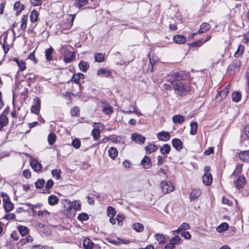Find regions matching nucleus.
Masks as SVG:
<instances>
[{
	"instance_id": "obj_5",
	"label": "nucleus",
	"mask_w": 249,
	"mask_h": 249,
	"mask_svg": "<svg viewBox=\"0 0 249 249\" xmlns=\"http://www.w3.org/2000/svg\"><path fill=\"white\" fill-rule=\"evenodd\" d=\"M170 81H180V80H184L186 76L184 74V72L182 71H174L170 74Z\"/></svg>"
},
{
	"instance_id": "obj_39",
	"label": "nucleus",
	"mask_w": 249,
	"mask_h": 249,
	"mask_svg": "<svg viewBox=\"0 0 249 249\" xmlns=\"http://www.w3.org/2000/svg\"><path fill=\"white\" fill-rule=\"evenodd\" d=\"M102 111L105 114L110 115L113 112L112 107L110 105H107L103 107Z\"/></svg>"
},
{
	"instance_id": "obj_41",
	"label": "nucleus",
	"mask_w": 249,
	"mask_h": 249,
	"mask_svg": "<svg viewBox=\"0 0 249 249\" xmlns=\"http://www.w3.org/2000/svg\"><path fill=\"white\" fill-rule=\"evenodd\" d=\"M229 225L227 223H222L217 228L216 231L218 232H222L228 229Z\"/></svg>"
},
{
	"instance_id": "obj_61",
	"label": "nucleus",
	"mask_w": 249,
	"mask_h": 249,
	"mask_svg": "<svg viewBox=\"0 0 249 249\" xmlns=\"http://www.w3.org/2000/svg\"><path fill=\"white\" fill-rule=\"evenodd\" d=\"M166 157H163L162 156H159L157 157L158 159V162L157 164L158 165H161L165 161V158Z\"/></svg>"
},
{
	"instance_id": "obj_20",
	"label": "nucleus",
	"mask_w": 249,
	"mask_h": 249,
	"mask_svg": "<svg viewBox=\"0 0 249 249\" xmlns=\"http://www.w3.org/2000/svg\"><path fill=\"white\" fill-rule=\"evenodd\" d=\"M8 123V119L6 115L1 114L0 115V130Z\"/></svg>"
},
{
	"instance_id": "obj_6",
	"label": "nucleus",
	"mask_w": 249,
	"mask_h": 249,
	"mask_svg": "<svg viewBox=\"0 0 249 249\" xmlns=\"http://www.w3.org/2000/svg\"><path fill=\"white\" fill-rule=\"evenodd\" d=\"M230 88L231 84H229L226 86L223 90H221L217 93L215 97L217 102H222L223 99H225L227 97L230 91Z\"/></svg>"
},
{
	"instance_id": "obj_32",
	"label": "nucleus",
	"mask_w": 249,
	"mask_h": 249,
	"mask_svg": "<svg viewBox=\"0 0 249 249\" xmlns=\"http://www.w3.org/2000/svg\"><path fill=\"white\" fill-rule=\"evenodd\" d=\"M242 172V166L241 165H237L235 169L233 171V173L231 176V178H236V177H238L240 175Z\"/></svg>"
},
{
	"instance_id": "obj_7",
	"label": "nucleus",
	"mask_w": 249,
	"mask_h": 249,
	"mask_svg": "<svg viewBox=\"0 0 249 249\" xmlns=\"http://www.w3.org/2000/svg\"><path fill=\"white\" fill-rule=\"evenodd\" d=\"M41 101L38 97H35L34 99V104L32 106L31 111L32 112L38 114L40 109Z\"/></svg>"
},
{
	"instance_id": "obj_45",
	"label": "nucleus",
	"mask_w": 249,
	"mask_h": 249,
	"mask_svg": "<svg viewBox=\"0 0 249 249\" xmlns=\"http://www.w3.org/2000/svg\"><path fill=\"white\" fill-rule=\"evenodd\" d=\"M4 209L6 212H10L14 209V204L9 201L7 203H5L3 204Z\"/></svg>"
},
{
	"instance_id": "obj_63",
	"label": "nucleus",
	"mask_w": 249,
	"mask_h": 249,
	"mask_svg": "<svg viewBox=\"0 0 249 249\" xmlns=\"http://www.w3.org/2000/svg\"><path fill=\"white\" fill-rule=\"evenodd\" d=\"M43 91L42 88L39 84H37L34 87V92L36 93H40Z\"/></svg>"
},
{
	"instance_id": "obj_24",
	"label": "nucleus",
	"mask_w": 249,
	"mask_h": 249,
	"mask_svg": "<svg viewBox=\"0 0 249 249\" xmlns=\"http://www.w3.org/2000/svg\"><path fill=\"white\" fill-rule=\"evenodd\" d=\"M172 120L174 123L181 124L184 121L185 118L181 115H175L173 116Z\"/></svg>"
},
{
	"instance_id": "obj_25",
	"label": "nucleus",
	"mask_w": 249,
	"mask_h": 249,
	"mask_svg": "<svg viewBox=\"0 0 249 249\" xmlns=\"http://www.w3.org/2000/svg\"><path fill=\"white\" fill-rule=\"evenodd\" d=\"M174 41L178 44H182L186 42V38L182 35H177L173 37Z\"/></svg>"
},
{
	"instance_id": "obj_60",
	"label": "nucleus",
	"mask_w": 249,
	"mask_h": 249,
	"mask_svg": "<svg viewBox=\"0 0 249 249\" xmlns=\"http://www.w3.org/2000/svg\"><path fill=\"white\" fill-rule=\"evenodd\" d=\"M16 217V215L13 213H10L5 214L2 218L7 220L14 219Z\"/></svg>"
},
{
	"instance_id": "obj_27",
	"label": "nucleus",
	"mask_w": 249,
	"mask_h": 249,
	"mask_svg": "<svg viewBox=\"0 0 249 249\" xmlns=\"http://www.w3.org/2000/svg\"><path fill=\"white\" fill-rule=\"evenodd\" d=\"M79 67L81 71L86 72L89 69V65L87 62L81 60L79 64Z\"/></svg>"
},
{
	"instance_id": "obj_30",
	"label": "nucleus",
	"mask_w": 249,
	"mask_h": 249,
	"mask_svg": "<svg viewBox=\"0 0 249 249\" xmlns=\"http://www.w3.org/2000/svg\"><path fill=\"white\" fill-rule=\"evenodd\" d=\"M155 238L156 240H157L159 242V244L160 245H162L165 244L166 243L165 236L162 234H155Z\"/></svg>"
},
{
	"instance_id": "obj_10",
	"label": "nucleus",
	"mask_w": 249,
	"mask_h": 249,
	"mask_svg": "<svg viewBox=\"0 0 249 249\" xmlns=\"http://www.w3.org/2000/svg\"><path fill=\"white\" fill-rule=\"evenodd\" d=\"M157 137L160 141L167 142L170 140L171 136L168 132L162 131L157 133Z\"/></svg>"
},
{
	"instance_id": "obj_26",
	"label": "nucleus",
	"mask_w": 249,
	"mask_h": 249,
	"mask_svg": "<svg viewBox=\"0 0 249 249\" xmlns=\"http://www.w3.org/2000/svg\"><path fill=\"white\" fill-rule=\"evenodd\" d=\"M171 151V146L169 144H164L160 148V152L163 155H167Z\"/></svg>"
},
{
	"instance_id": "obj_57",
	"label": "nucleus",
	"mask_w": 249,
	"mask_h": 249,
	"mask_svg": "<svg viewBox=\"0 0 249 249\" xmlns=\"http://www.w3.org/2000/svg\"><path fill=\"white\" fill-rule=\"evenodd\" d=\"M1 196L2 197L3 204L11 201L10 197L6 193H1Z\"/></svg>"
},
{
	"instance_id": "obj_2",
	"label": "nucleus",
	"mask_w": 249,
	"mask_h": 249,
	"mask_svg": "<svg viewBox=\"0 0 249 249\" xmlns=\"http://www.w3.org/2000/svg\"><path fill=\"white\" fill-rule=\"evenodd\" d=\"M62 204L63 213L68 218L73 217L75 214L76 208H73L72 204L67 199L63 200Z\"/></svg>"
},
{
	"instance_id": "obj_50",
	"label": "nucleus",
	"mask_w": 249,
	"mask_h": 249,
	"mask_svg": "<svg viewBox=\"0 0 249 249\" xmlns=\"http://www.w3.org/2000/svg\"><path fill=\"white\" fill-rule=\"evenodd\" d=\"M91 134L94 140H97L100 138V131L96 128H94L92 130Z\"/></svg>"
},
{
	"instance_id": "obj_42",
	"label": "nucleus",
	"mask_w": 249,
	"mask_h": 249,
	"mask_svg": "<svg viewBox=\"0 0 249 249\" xmlns=\"http://www.w3.org/2000/svg\"><path fill=\"white\" fill-rule=\"evenodd\" d=\"M56 135L53 133H51L48 136V141L50 145H53L56 141Z\"/></svg>"
},
{
	"instance_id": "obj_40",
	"label": "nucleus",
	"mask_w": 249,
	"mask_h": 249,
	"mask_svg": "<svg viewBox=\"0 0 249 249\" xmlns=\"http://www.w3.org/2000/svg\"><path fill=\"white\" fill-rule=\"evenodd\" d=\"M95 61L97 62H102L104 60V55L100 53H95L94 54Z\"/></svg>"
},
{
	"instance_id": "obj_15",
	"label": "nucleus",
	"mask_w": 249,
	"mask_h": 249,
	"mask_svg": "<svg viewBox=\"0 0 249 249\" xmlns=\"http://www.w3.org/2000/svg\"><path fill=\"white\" fill-rule=\"evenodd\" d=\"M112 72V71L111 70L101 69L98 71L97 74L101 77L108 78L111 76Z\"/></svg>"
},
{
	"instance_id": "obj_33",
	"label": "nucleus",
	"mask_w": 249,
	"mask_h": 249,
	"mask_svg": "<svg viewBox=\"0 0 249 249\" xmlns=\"http://www.w3.org/2000/svg\"><path fill=\"white\" fill-rule=\"evenodd\" d=\"M88 0H76L74 2V6L81 9L83 6H85L87 4Z\"/></svg>"
},
{
	"instance_id": "obj_48",
	"label": "nucleus",
	"mask_w": 249,
	"mask_h": 249,
	"mask_svg": "<svg viewBox=\"0 0 249 249\" xmlns=\"http://www.w3.org/2000/svg\"><path fill=\"white\" fill-rule=\"evenodd\" d=\"M24 8V6L23 4H21L18 1H16L14 5V10H18L19 11H22Z\"/></svg>"
},
{
	"instance_id": "obj_29",
	"label": "nucleus",
	"mask_w": 249,
	"mask_h": 249,
	"mask_svg": "<svg viewBox=\"0 0 249 249\" xmlns=\"http://www.w3.org/2000/svg\"><path fill=\"white\" fill-rule=\"evenodd\" d=\"M17 229L20 235L22 236L27 235L29 232V229L27 227L19 225L18 226Z\"/></svg>"
},
{
	"instance_id": "obj_52",
	"label": "nucleus",
	"mask_w": 249,
	"mask_h": 249,
	"mask_svg": "<svg viewBox=\"0 0 249 249\" xmlns=\"http://www.w3.org/2000/svg\"><path fill=\"white\" fill-rule=\"evenodd\" d=\"M16 62L21 71H23L26 69V63L24 61H18V59H16Z\"/></svg>"
},
{
	"instance_id": "obj_9",
	"label": "nucleus",
	"mask_w": 249,
	"mask_h": 249,
	"mask_svg": "<svg viewBox=\"0 0 249 249\" xmlns=\"http://www.w3.org/2000/svg\"><path fill=\"white\" fill-rule=\"evenodd\" d=\"M131 139L133 141L140 144H143L145 140V137L137 133H133L131 135Z\"/></svg>"
},
{
	"instance_id": "obj_13",
	"label": "nucleus",
	"mask_w": 249,
	"mask_h": 249,
	"mask_svg": "<svg viewBox=\"0 0 249 249\" xmlns=\"http://www.w3.org/2000/svg\"><path fill=\"white\" fill-rule=\"evenodd\" d=\"M201 194V191L199 188L194 189L190 195V199L191 201L196 200Z\"/></svg>"
},
{
	"instance_id": "obj_22",
	"label": "nucleus",
	"mask_w": 249,
	"mask_h": 249,
	"mask_svg": "<svg viewBox=\"0 0 249 249\" xmlns=\"http://www.w3.org/2000/svg\"><path fill=\"white\" fill-rule=\"evenodd\" d=\"M54 49L51 46H50L49 48L45 50L46 59L48 61H51L53 60L52 54L54 53Z\"/></svg>"
},
{
	"instance_id": "obj_18",
	"label": "nucleus",
	"mask_w": 249,
	"mask_h": 249,
	"mask_svg": "<svg viewBox=\"0 0 249 249\" xmlns=\"http://www.w3.org/2000/svg\"><path fill=\"white\" fill-rule=\"evenodd\" d=\"M39 13L36 10H33L31 11L30 19L31 22L35 23L37 22L39 19Z\"/></svg>"
},
{
	"instance_id": "obj_58",
	"label": "nucleus",
	"mask_w": 249,
	"mask_h": 249,
	"mask_svg": "<svg viewBox=\"0 0 249 249\" xmlns=\"http://www.w3.org/2000/svg\"><path fill=\"white\" fill-rule=\"evenodd\" d=\"M124 218V216L123 214H118L116 216V220L118 222V224L121 226L122 225V222Z\"/></svg>"
},
{
	"instance_id": "obj_8",
	"label": "nucleus",
	"mask_w": 249,
	"mask_h": 249,
	"mask_svg": "<svg viewBox=\"0 0 249 249\" xmlns=\"http://www.w3.org/2000/svg\"><path fill=\"white\" fill-rule=\"evenodd\" d=\"M33 241V238L31 235H27L26 237L21 239L17 244L18 249Z\"/></svg>"
},
{
	"instance_id": "obj_31",
	"label": "nucleus",
	"mask_w": 249,
	"mask_h": 249,
	"mask_svg": "<svg viewBox=\"0 0 249 249\" xmlns=\"http://www.w3.org/2000/svg\"><path fill=\"white\" fill-rule=\"evenodd\" d=\"M85 78V75L82 73H78L73 75L71 80L76 84H79L81 79H83Z\"/></svg>"
},
{
	"instance_id": "obj_64",
	"label": "nucleus",
	"mask_w": 249,
	"mask_h": 249,
	"mask_svg": "<svg viewBox=\"0 0 249 249\" xmlns=\"http://www.w3.org/2000/svg\"><path fill=\"white\" fill-rule=\"evenodd\" d=\"M79 111V108L76 107H75L71 109V115L76 116L78 114Z\"/></svg>"
},
{
	"instance_id": "obj_38",
	"label": "nucleus",
	"mask_w": 249,
	"mask_h": 249,
	"mask_svg": "<svg viewBox=\"0 0 249 249\" xmlns=\"http://www.w3.org/2000/svg\"><path fill=\"white\" fill-rule=\"evenodd\" d=\"M191 129L190 133L191 135H194L197 133V123L196 122H193L190 124Z\"/></svg>"
},
{
	"instance_id": "obj_17",
	"label": "nucleus",
	"mask_w": 249,
	"mask_h": 249,
	"mask_svg": "<svg viewBox=\"0 0 249 249\" xmlns=\"http://www.w3.org/2000/svg\"><path fill=\"white\" fill-rule=\"evenodd\" d=\"M142 165L144 169H149L152 166V162L150 158L145 156L141 161Z\"/></svg>"
},
{
	"instance_id": "obj_28",
	"label": "nucleus",
	"mask_w": 249,
	"mask_h": 249,
	"mask_svg": "<svg viewBox=\"0 0 249 249\" xmlns=\"http://www.w3.org/2000/svg\"><path fill=\"white\" fill-rule=\"evenodd\" d=\"M108 153L112 159H115L118 156V152L116 148L111 147L108 149Z\"/></svg>"
},
{
	"instance_id": "obj_3",
	"label": "nucleus",
	"mask_w": 249,
	"mask_h": 249,
	"mask_svg": "<svg viewBox=\"0 0 249 249\" xmlns=\"http://www.w3.org/2000/svg\"><path fill=\"white\" fill-rule=\"evenodd\" d=\"M233 179V183L235 187L238 190L242 189L246 182V178L243 175L239 176Z\"/></svg>"
},
{
	"instance_id": "obj_56",
	"label": "nucleus",
	"mask_w": 249,
	"mask_h": 249,
	"mask_svg": "<svg viewBox=\"0 0 249 249\" xmlns=\"http://www.w3.org/2000/svg\"><path fill=\"white\" fill-rule=\"evenodd\" d=\"M7 37V36H4V43L2 45V48H3L4 51L5 53H7L9 50V44L6 42V39Z\"/></svg>"
},
{
	"instance_id": "obj_36",
	"label": "nucleus",
	"mask_w": 249,
	"mask_h": 249,
	"mask_svg": "<svg viewBox=\"0 0 249 249\" xmlns=\"http://www.w3.org/2000/svg\"><path fill=\"white\" fill-rule=\"evenodd\" d=\"M28 20V16L23 15L21 19V29L23 31H25L27 27V22Z\"/></svg>"
},
{
	"instance_id": "obj_34",
	"label": "nucleus",
	"mask_w": 249,
	"mask_h": 249,
	"mask_svg": "<svg viewBox=\"0 0 249 249\" xmlns=\"http://www.w3.org/2000/svg\"><path fill=\"white\" fill-rule=\"evenodd\" d=\"M58 200V198L54 195H51L48 198L49 204L51 206H53L57 204Z\"/></svg>"
},
{
	"instance_id": "obj_53",
	"label": "nucleus",
	"mask_w": 249,
	"mask_h": 249,
	"mask_svg": "<svg viewBox=\"0 0 249 249\" xmlns=\"http://www.w3.org/2000/svg\"><path fill=\"white\" fill-rule=\"evenodd\" d=\"M71 144L73 147L78 149L81 145V142L78 139L75 138L72 140Z\"/></svg>"
},
{
	"instance_id": "obj_62",
	"label": "nucleus",
	"mask_w": 249,
	"mask_h": 249,
	"mask_svg": "<svg viewBox=\"0 0 249 249\" xmlns=\"http://www.w3.org/2000/svg\"><path fill=\"white\" fill-rule=\"evenodd\" d=\"M30 2L34 6H40L42 3L41 0H30Z\"/></svg>"
},
{
	"instance_id": "obj_44",
	"label": "nucleus",
	"mask_w": 249,
	"mask_h": 249,
	"mask_svg": "<svg viewBox=\"0 0 249 249\" xmlns=\"http://www.w3.org/2000/svg\"><path fill=\"white\" fill-rule=\"evenodd\" d=\"M116 211L112 206H108L107 208V213L109 217H114L116 214Z\"/></svg>"
},
{
	"instance_id": "obj_14",
	"label": "nucleus",
	"mask_w": 249,
	"mask_h": 249,
	"mask_svg": "<svg viewBox=\"0 0 249 249\" xmlns=\"http://www.w3.org/2000/svg\"><path fill=\"white\" fill-rule=\"evenodd\" d=\"M173 146L178 151H179L183 148L182 141L177 138H174L172 141Z\"/></svg>"
},
{
	"instance_id": "obj_11",
	"label": "nucleus",
	"mask_w": 249,
	"mask_h": 249,
	"mask_svg": "<svg viewBox=\"0 0 249 249\" xmlns=\"http://www.w3.org/2000/svg\"><path fill=\"white\" fill-rule=\"evenodd\" d=\"M30 165L35 172H39L41 171L42 165L36 160H32L30 161Z\"/></svg>"
},
{
	"instance_id": "obj_16",
	"label": "nucleus",
	"mask_w": 249,
	"mask_h": 249,
	"mask_svg": "<svg viewBox=\"0 0 249 249\" xmlns=\"http://www.w3.org/2000/svg\"><path fill=\"white\" fill-rule=\"evenodd\" d=\"M25 78L28 83V86L30 87L32 83L35 82L36 75L34 73H27L25 75Z\"/></svg>"
},
{
	"instance_id": "obj_55",
	"label": "nucleus",
	"mask_w": 249,
	"mask_h": 249,
	"mask_svg": "<svg viewBox=\"0 0 249 249\" xmlns=\"http://www.w3.org/2000/svg\"><path fill=\"white\" fill-rule=\"evenodd\" d=\"M61 173V171L60 170L55 169L52 170V174L53 177H55L57 179H58L60 178V174Z\"/></svg>"
},
{
	"instance_id": "obj_37",
	"label": "nucleus",
	"mask_w": 249,
	"mask_h": 249,
	"mask_svg": "<svg viewBox=\"0 0 249 249\" xmlns=\"http://www.w3.org/2000/svg\"><path fill=\"white\" fill-rule=\"evenodd\" d=\"M181 240V239L178 235H176L175 236L171 238L169 243L175 246L176 245L179 244Z\"/></svg>"
},
{
	"instance_id": "obj_1",
	"label": "nucleus",
	"mask_w": 249,
	"mask_h": 249,
	"mask_svg": "<svg viewBox=\"0 0 249 249\" xmlns=\"http://www.w3.org/2000/svg\"><path fill=\"white\" fill-rule=\"evenodd\" d=\"M175 93L178 98L185 96L188 94L191 88L190 85L181 81H170Z\"/></svg>"
},
{
	"instance_id": "obj_43",
	"label": "nucleus",
	"mask_w": 249,
	"mask_h": 249,
	"mask_svg": "<svg viewBox=\"0 0 249 249\" xmlns=\"http://www.w3.org/2000/svg\"><path fill=\"white\" fill-rule=\"evenodd\" d=\"M132 228L138 232H141L144 229L142 224L139 223H134L132 226Z\"/></svg>"
},
{
	"instance_id": "obj_23",
	"label": "nucleus",
	"mask_w": 249,
	"mask_h": 249,
	"mask_svg": "<svg viewBox=\"0 0 249 249\" xmlns=\"http://www.w3.org/2000/svg\"><path fill=\"white\" fill-rule=\"evenodd\" d=\"M83 245L85 249H92L94 243L90 239L86 238L83 241Z\"/></svg>"
},
{
	"instance_id": "obj_4",
	"label": "nucleus",
	"mask_w": 249,
	"mask_h": 249,
	"mask_svg": "<svg viewBox=\"0 0 249 249\" xmlns=\"http://www.w3.org/2000/svg\"><path fill=\"white\" fill-rule=\"evenodd\" d=\"M160 188L164 194H168L174 190V186L170 181H162L160 183Z\"/></svg>"
},
{
	"instance_id": "obj_47",
	"label": "nucleus",
	"mask_w": 249,
	"mask_h": 249,
	"mask_svg": "<svg viewBox=\"0 0 249 249\" xmlns=\"http://www.w3.org/2000/svg\"><path fill=\"white\" fill-rule=\"evenodd\" d=\"M157 149V146L152 144H150L145 147V150L147 153L149 154L156 151Z\"/></svg>"
},
{
	"instance_id": "obj_54",
	"label": "nucleus",
	"mask_w": 249,
	"mask_h": 249,
	"mask_svg": "<svg viewBox=\"0 0 249 249\" xmlns=\"http://www.w3.org/2000/svg\"><path fill=\"white\" fill-rule=\"evenodd\" d=\"M107 241L110 243H111L112 244L117 245V246L121 244V239H120V238H117L116 240L107 238Z\"/></svg>"
},
{
	"instance_id": "obj_49",
	"label": "nucleus",
	"mask_w": 249,
	"mask_h": 249,
	"mask_svg": "<svg viewBox=\"0 0 249 249\" xmlns=\"http://www.w3.org/2000/svg\"><path fill=\"white\" fill-rule=\"evenodd\" d=\"M45 183V181L43 179H38L35 182V186L36 188L40 189L44 187Z\"/></svg>"
},
{
	"instance_id": "obj_19",
	"label": "nucleus",
	"mask_w": 249,
	"mask_h": 249,
	"mask_svg": "<svg viewBox=\"0 0 249 249\" xmlns=\"http://www.w3.org/2000/svg\"><path fill=\"white\" fill-rule=\"evenodd\" d=\"M239 158L245 162H249V150L240 152Z\"/></svg>"
},
{
	"instance_id": "obj_51",
	"label": "nucleus",
	"mask_w": 249,
	"mask_h": 249,
	"mask_svg": "<svg viewBox=\"0 0 249 249\" xmlns=\"http://www.w3.org/2000/svg\"><path fill=\"white\" fill-rule=\"evenodd\" d=\"M89 217L88 214L85 213L79 214L77 217L78 220L80 221H86L89 219Z\"/></svg>"
},
{
	"instance_id": "obj_35",
	"label": "nucleus",
	"mask_w": 249,
	"mask_h": 249,
	"mask_svg": "<svg viewBox=\"0 0 249 249\" xmlns=\"http://www.w3.org/2000/svg\"><path fill=\"white\" fill-rule=\"evenodd\" d=\"M245 50V47L244 45H240L236 51L235 52L234 54V56L235 57H239L240 56H241L242 55V54L243 53Z\"/></svg>"
},
{
	"instance_id": "obj_46",
	"label": "nucleus",
	"mask_w": 249,
	"mask_h": 249,
	"mask_svg": "<svg viewBox=\"0 0 249 249\" xmlns=\"http://www.w3.org/2000/svg\"><path fill=\"white\" fill-rule=\"evenodd\" d=\"M241 98V94L238 91L234 92L232 94V99L234 102H239Z\"/></svg>"
},
{
	"instance_id": "obj_21",
	"label": "nucleus",
	"mask_w": 249,
	"mask_h": 249,
	"mask_svg": "<svg viewBox=\"0 0 249 249\" xmlns=\"http://www.w3.org/2000/svg\"><path fill=\"white\" fill-rule=\"evenodd\" d=\"M211 28V26L209 23L204 22L201 24L200 28L198 31V33L200 34L205 33L206 32L209 31Z\"/></svg>"
},
{
	"instance_id": "obj_12",
	"label": "nucleus",
	"mask_w": 249,
	"mask_h": 249,
	"mask_svg": "<svg viewBox=\"0 0 249 249\" xmlns=\"http://www.w3.org/2000/svg\"><path fill=\"white\" fill-rule=\"evenodd\" d=\"M203 183L207 186L210 185L213 181V177L209 172L205 173L202 177Z\"/></svg>"
},
{
	"instance_id": "obj_59",
	"label": "nucleus",
	"mask_w": 249,
	"mask_h": 249,
	"mask_svg": "<svg viewBox=\"0 0 249 249\" xmlns=\"http://www.w3.org/2000/svg\"><path fill=\"white\" fill-rule=\"evenodd\" d=\"M181 236L186 239H190L191 238V235L189 231H183L181 232Z\"/></svg>"
}]
</instances>
